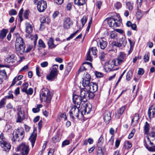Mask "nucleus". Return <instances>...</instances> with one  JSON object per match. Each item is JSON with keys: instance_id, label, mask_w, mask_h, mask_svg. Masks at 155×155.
<instances>
[{"instance_id": "nucleus-1", "label": "nucleus", "mask_w": 155, "mask_h": 155, "mask_svg": "<svg viewBox=\"0 0 155 155\" xmlns=\"http://www.w3.org/2000/svg\"><path fill=\"white\" fill-rule=\"evenodd\" d=\"M144 145L149 151H155V134H150L147 137V140H144Z\"/></svg>"}, {"instance_id": "nucleus-2", "label": "nucleus", "mask_w": 155, "mask_h": 155, "mask_svg": "<svg viewBox=\"0 0 155 155\" xmlns=\"http://www.w3.org/2000/svg\"><path fill=\"white\" fill-rule=\"evenodd\" d=\"M40 96L41 101L50 103L52 97V94L48 89L43 88L40 91Z\"/></svg>"}, {"instance_id": "nucleus-3", "label": "nucleus", "mask_w": 155, "mask_h": 155, "mask_svg": "<svg viewBox=\"0 0 155 155\" xmlns=\"http://www.w3.org/2000/svg\"><path fill=\"white\" fill-rule=\"evenodd\" d=\"M25 135V132L23 129L19 127L15 130L12 134V140L13 141H19L21 140Z\"/></svg>"}, {"instance_id": "nucleus-4", "label": "nucleus", "mask_w": 155, "mask_h": 155, "mask_svg": "<svg viewBox=\"0 0 155 155\" xmlns=\"http://www.w3.org/2000/svg\"><path fill=\"white\" fill-rule=\"evenodd\" d=\"M80 107L73 106L69 111L70 117L74 120L75 117H76L79 119H82L83 117V112H81L80 113L79 108Z\"/></svg>"}, {"instance_id": "nucleus-5", "label": "nucleus", "mask_w": 155, "mask_h": 155, "mask_svg": "<svg viewBox=\"0 0 155 155\" xmlns=\"http://www.w3.org/2000/svg\"><path fill=\"white\" fill-rule=\"evenodd\" d=\"M17 38L16 40L15 47L16 50L22 54L25 52V46L22 38L18 34L16 35Z\"/></svg>"}, {"instance_id": "nucleus-6", "label": "nucleus", "mask_w": 155, "mask_h": 155, "mask_svg": "<svg viewBox=\"0 0 155 155\" xmlns=\"http://www.w3.org/2000/svg\"><path fill=\"white\" fill-rule=\"evenodd\" d=\"M29 150V147L25 143H22L17 148V151H20L21 155H27Z\"/></svg>"}, {"instance_id": "nucleus-7", "label": "nucleus", "mask_w": 155, "mask_h": 155, "mask_svg": "<svg viewBox=\"0 0 155 155\" xmlns=\"http://www.w3.org/2000/svg\"><path fill=\"white\" fill-rule=\"evenodd\" d=\"M58 69V65H54L53 66V68L50 74L47 76V79L49 80H51L54 78L57 75Z\"/></svg>"}, {"instance_id": "nucleus-8", "label": "nucleus", "mask_w": 155, "mask_h": 155, "mask_svg": "<svg viewBox=\"0 0 155 155\" xmlns=\"http://www.w3.org/2000/svg\"><path fill=\"white\" fill-rule=\"evenodd\" d=\"M18 118L16 121L17 122H21L25 118V114L22 106H20L18 108Z\"/></svg>"}, {"instance_id": "nucleus-9", "label": "nucleus", "mask_w": 155, "mask_h": 155, "mask_svg": "<svg viewBox=\"0 0 155 155\" xmlns=\"http://www.w3.org/2000/svg\"><path fill=\"white\" fill-rule=\"evenodd\" d=\"M36 1L38 2L37 8L38 12H44L47 8L46 2L44 0Z\"/></svg>"}, {"instance_id": "nucleus-10", "label": "nucleus", "mask_w": 155, "mask_h": 155, "mask_svg": "<svg viewBox=\"0 0 155 155\" xmlns=\"http://www.w3.org/2000/svg\"><path fill=\"white\" fill-rule=\"evenodd\" d=\"M118 65V64H117L116 60L113 59L109 61L107 64L106 65V68H107L109 71L116 70L118 69L116 67Z\"/></svg>"}, {"instance_id": "nucleus-11", "label": "nucleus", "mask_w": 155, "mask_h": 155, "mask_svg": "<svg viewBox=\"0 0 155 155\" xmlns=\"http://www.w3.org/2000/svg\"><path fill=\"white\" fill-rule=\"evenodd\" d=\"M117 64L120 65L124 62L126 59V54L124 52H120L117 57L115 59Z\"/></svg>"}, {"instance_id": "nucleus-12", "label": "nucleus", "mask_w": 155, "mask_h": 155, "mask_svg": "<svg viewBox=\"0 0 155 155\" xmlns=\"http://www.w3.org/2000/svg\"><path fill=\"white\" fill-rule=\"evenodd\" d=\"M91 77L90 75L89 74H87L84 76L82 81L81 84L83 87H86V89L87 88V87L89 86L90 84V82Z\"/></svg>"}, {"instance_id": "nucleus-13", "label": "nucleus", "mask_w": 155, "mask_h": 155, "mask_svg": "<svg viewBox=\"0 0 155 155\" xmlns=\"http://www.w3.org/2000/svg\"><path fill=\"white\" fill-rule=\"evenodd\" d=\"M73 25V22L71 18L68 17L65 18L63 20V28L66 29H69Z\"/></svg>"}, {"instance_id": "nucleus-14", "label": "nucleus", "mask_w": 155, "mask_h": 155, "mask_svg": "<svg viewBox=\"0 0 155 155\" xmlns=\"http://www.w3.org/2000/svg\"><path fill=\"white\" fill-rule=\"evenodd\" d=\"M98 46L101 49H104L107 45V43L104 38H99L96 40Z\"/></svg>"}, {"instance_id": "nucleus-15", "label": "nucleus", "mask_w": 155, "mask_h": 155, "mask_svg": "<svg viewBox=\"0 0 155 155\" xmlns=\"http://www.w3.org/2000/svg\"><path fill=\"white\" fill-rule=\"evenodd\" d=\"M105 21H107V24L110 27H116L119 26L118 24L116 21H117V19L110 18L106 19L105 20Z\"/></svg>"}, {"instance_id": "nucleus-16", "label": "nucleus", "mask_w": 155, "mask_h": 155, "mask_svg": "<svg viewBox=\"0 0 155 155\" xmlns=\"http://www.w3.org/2000/svg\"><path fill=\"white\" fill-rule=\"evenodd\" d=\"M83 100L80 97L75 95L73 96V100L74 103L77 106L80 107V104Z\"/></svg>"}, {"instance_id": "nucleus-17", "label": "nucleus", "mask_w": 155, "mask_h": 155, "mask_svg": "<svg viewBox=\"0 0 155 155\" xmlns=\"http://www.w3.org/2000/svg\"><path fill=\"white\" fill-rule=\"evenodd\" d=\"M143 0H137V11L136 13V16L137 19H140L143 16V15L141 11L139 9L141 6V3Z\"/></svg>"}, {"instance_id": "nucleus-18", "label": "nucleus", "mask_w": 155, "mask_h": 155, "mask_svg": "<svg viewBox=\"0 0 155 155\" xmlns=\"http://www.w3.org/2000/svg\"><path fill=\"white\" fill-rule=\"evenodd\" d=\"M97 90V86L96 84L91 82L89 86L87 87V90L93 92H96Z\"/></svg>"}, {"instance_id": "nucleus-19", "label": "nucleus", "mask_w": 155, "mask_h": 155, "mask_svg": "<svg viewBox=\"0 0 155 155\" xmlns=\"http://www.w3.org/2000/svg\"><path fill=\"white\" fill-rule=\"evenodd\" d=\"M17 57L14 54H10L8 55V56L6 58V61L9 63H12L16 61Z\"/></svg>"}, {"instance_id": "nucleus-20", "label": "nucleus", "mask_w": 155, "mask_h": 155, "mask_svg": "<svg viewBox=\"0 0 155 155\" xmlns=\"http://www.w3.org/2000/svg\"><path fill=\"white\" fill-rule=\"evenodd\" d=\"M148 114L150 119L153 118L155 115V105L151 106L149 109Z\"/></svg>"}, {"instance_id": "nucleus-21", "label": "nucleus", "mask_w": 155, "mask_h": 155, "mask_svg": "<svg viewBox=\"0 0 155 155\" xmlns=\"http://www.w3.org/2000/svg\"><path fill=\"white\" fill-rule=\"evenodd\" d=\"M103 118L106 124L109 123L111 119V114L110 112L108 111H106L103 115Z\"/></svg>"}, {"instance_id": "nucleus-22", "label": "nucleus", "mask_w": 155, "mask_h": 155, "mask_svg": "<svg viewBox=\"0 0 155 155\" xmlns=\"http://www.w3.org/2000/svg\"><path fill=\"white\" fill-rule=\"evenodd\" d=\"M55 44L54 43V40L52 37L50 38L48 41V47L50 49H53L56 48V46L58 44Z\"/></svg>"}, {"instance_id": "nucleus-23", "label": "nucleus", "mask_w": 155, "mask_h": 155, "mask_svg": "<svg viewBox=\"0 0 155 155\" xmlns=\"http://www.w3.org/2000/svg\"><path fill=\"white\" fill-rule=\"evenodd\" d=\"M37 135V134L35 132V131L34 130L29 138V140L31 143L32 147H33L34 146L35 141L36 140Z\"/></svg>"}, {"instance_id": "nucleus-24", "label": "nucleus", "mask_w": 155, "mask_h": 155, "mask_svg": "<svg viewBox=\"0 0 155 155\" xmlns=\"http://www.w3.org/2000/svg\"><path fill=\"white\" fill-rule=\"evenodd\" d=\"M88 91L84 89H82L80 91V97L83 100V101H86L87 100Z\"/></svg>"}, {"instance_id": "nucleus-25", "label": "nucleus", "mask_w": 155, "mask_h": 155, "mask_svg": "<svg viewBox=\"0 0 155 155\" xmlns=\"http://www.w3.org/2000/svg\"><path fill=\"white\" fill-rule=\"evenodd\" d=\"M73 65V63L71 62L67 64L64 72V75L65 76H66L69 74L71 70Z\"/></svg>"}, {"instance_id": "nucleus-26", "label": "nucleus", "mask_w": 155, "mask_h": 155, "mask_svg": "<svg viewBox=\"0 0 155 155\" xmlns=\"http://www.w3.org/2000/svg\"><path fill=\"white\" fill-rule=\"evenodd\" d=\"M8 32V29L5 28L2 29L0 31V39L2 40L5 37Z\"/></svg>"}, {"instance_id": "nucleus-27", "label": "nucleus", "mask_w": 155, "mask_h": 155, "mask_svg": "<svg viewBox=\"0 0 155 155\" xmlns=\"http://www.w3.org/2000/svg\"><path fill=\"white\" fill-rule=\"evenodd\" d=\"M91 110V106L85 104V106L83 110L81 111V112H83V115H84V114L85 115L90 113Z\"/></svg>"}, {"instance_id": "nucleus-28", "label": "nucleus", "mask_w": 155, "mask_h": 155, "mask_svg": "<svg viewBox=\"0 0 155 155\" xmlns=\"http://www.w3.org/2000/svg\"><path fill=\"white\" fill-rule=\"evenodd\" d=\"M139 118V114L137 113L135 114L134 115V116L132 120L131 124L134 126H135L138 123Z\"/></svg>"}, {"instance_id": "nucleus-29", "label": "nucleus", "mask_w": 155, "mask_h": 155, "mask_svg": "<svg viewBox=\"0 0 155 155\" xmlns=\"http://www.w3.org/2000/svg\"><path fill=\"white\" fill-rule=\"evenodd\" d=\"M101 146H98L97 155H104V153L106 151L105 146L101 147Z\"/></svg>"}, {"instance_id": "nucleus-30", "label": "nucleus", "mask_w": 155, "mask_h": 155, "mask_svg": "<svg viewBox=\"0 0 155 155\" xmlns=\"http://www.w3.org/2000/svg\"><path fill=\"white\" fill-rule=\"evenodd\" d=\"M26 31L28 34H30L32 31V27L29 23L26 22L25 24Z\"/></svg>"}, {"instance_id": "nucleus-31", "label": "nucleus", "mask_w": 155, "mask_h": 155, "mask_svg": "<svg viewBox=\"0 0 155 155\" xmlns=\"http://www.w3.org/2000/svg\"><path fill=\"white\" fill-rule=\"evenodd\" d=\"M125 109V107L124 106H123L121 107L118 111L117 114H116L115 116V118H119L120 116L124 112Z\"/></svg>"}, {"instance_id": "nucleus-32", "label": "nucleus", "mask_w": 155, "mask_h": 155, "mask_svg": "<svg viewBox=\"0 0 155 155\" xmlns=\"http://www.w3.org/2000/svg\"><path fill=\"white\" fill-rule=\"evenodd\" d=\"M119 41L122 45V48L125 47L127 43V41L125 36H123L120 39Z\"/></svg>"}, {"instance_id": "nucleus-33", "label": "nucleus", "mask_w": 155, "mask_h": 155, "mask_svg": "<svg viewBox=\"0 0 155 155\" xmlns=\"http://www.w3.org/2000/svg\"><path fill=\"white\" fill-rule=\"evenodd\" d=\"M2 147L3 148L5 151H6L7 150H9L11 148V145L9 143L7 142H5L1 145Z\"/></svg>"}, {"instance_id": "nucleus-34", "label": "nucleus", "mask_w": 155, "mask_h": 155, "mask_svg": "<svg viewBox=\"0 0 155 155\" xmlns=\"http://www.w3.org/2000/svg\"><path fill=\"white\" fill-rule=\"evenodd\" d=\"M126 25L128 27H131V28L134 30H136V25L134 24H132L130 21H127Z\"/></svg>"}, {"instance_id": "nucleus-35", "label": "nucleus", "mask_w": 155, "mask_h": 155, "mask_svg": "<svg viewBox=\"0 0 155 155\" xmlns=\"http://www.w3.org/2000/svg\"><path fill=\"white\" fill-rule=\"evenodd\" d=\"M74 4L78 6L83 5L85 3V0H74Z\"/></svg>"}, {"instance_id": "nucleus-36", "label": "nucleus", "mask_w": 155, "mask_h": 155, "mask_svg": "<svg viewBox=\"0 0 155 155\" xmlns=\"http://www.w3.org/2000/svg\"><path fill=\"white\" fill-rule=\"evenodd\" d=\"M118 34L115 31L111 32L110 34V37L111 39H117Z\"/></svg>"}, {"instance_id": "nucleus-37", "label": "nucleus", "mask_w": 155, "mask_h": 155, "mask_svg": "<svg viewBox=\"0 0 155 155\" xmlns=\"http://www.w3.org/2000/svg\"><path fill=\"white\" fill-rule=\"evenodd\" d=\"M133 72L131 71H129L127 74L126 79L127 81H130L132 77Z\"/></svg>"}, {"instance_id": "nucleus-38", "label": "nucleus", "mask_w": 155, "mask_h": 155, "mask_svg": "<svg viewBox=\"0 0 155 155\" xmlns=\"http://www.w3.org/2000/svg\"><path fill=\"white\" fill-rule=\"evenodd\" d=\"M145 133L147 134L149 132L150 129L149 124L147 122H146L144 126Z\"/></svg>"}, {"instance_id": "nucleus-39", "label": "nucleus", "mask_w": 155, "mask_h": 155, "mask_svg": "<svg viewBox=\"0 0 155 155\" xmlns=\"http://www.w3.org/2000/svg\"><path fill=\"white\" fill-rule=\"evenodd\" d=\"M124 145L126 149H128L132 147L131 143L128 141H126L124 143Z\"/></svg>"}, {"instance_id": "nucleus-40", "label": "nucleus", "mask_w": 155, "mask_h": 155, "mask_svg": "<svg viewBox=\"0 0 155 155\" xmlns=\"http://www.w3.org/2000/svg\"><path fill=\"white\" fill-rule=\"evenodd\" d=\"M88 51H90V53L91 51L93 55L95 56H96L97 53V48L96 47H93L91 48L90 49H89Z\"/></svg>"}, {"instance_id": "nucleus-41", "label": "nucleus", "mask_w": 155, "mask_h": 155, "mask_svg": "<svg viewBox=\"0 0 155 155\" xmlns=\"http://www.w3.org/2000/svg\"><path fill=\"white\" fill-rule=\"evenodd\" d=\"M6 142V139L4 137V135L2 133L0 135V144L2 145Z\"/></svg>"}, {"instance_id": "nucleus-42", "label": "nucleus", "mask_w": 155, "mask_h": 155, "mask_svg": "<svg viewBox=\"0 0 155 155\" xmlns=\"http://www.w3.org/2000/svg\"><path fill=\"white\" fill-rule=\"evenodd\" d=\"M107 55V54L104 52H101L99 57V58L101 61H104L105 60V58Z\"/></svg>"}, {"instance_id": "nucleus-43", "label": "nucleus", "mask_w": 155, "mask_h": 155, "mask_svg": "<svg viewBox=\"0 0 155 155\" xmlns=\"http://www.w3.org/2000/svg\"><path fill=\"white\" fill-rule=\"evenodd\" d=\"M104 141V138L102 135H101L99 138L97 144V146H101L103 144Z\"/></svg>"}, {"instance_id": "nucleus-44", "label": "nucleus", "mask_w": 155, "mask_h": 155, "mask_svg": "<svg viewBox=\"0 0 155 155\" xmlns=\"http://www.w3.org/2000/svg\"><path fill=\"white\" fill-rule=\"evenodd\" d=\"M112 46H116L118 47H122V45L120 42L116 41H114L112 43Z\"/></svg>"}, {"instance_id": "nucleus-45", "label": "nucleus", "mask_w": 155, "mask_h": 155, "mask_svg": "<svg viewBox=\"0 0 155 155\" xmlns=\"http://www.w3.org/2000/svg\"><path fill=\"white\" fill-rule=\"evenodd\" d=\"M0 76L5 78H6L7 74L6 71L4 70L0 71Z\"/></svg>"}, {"instance_id": "nucleus-46", "label": "nucleus", "mask_w": 155, "mask_h": 155, "mask_svg": "<svg viewBox=\"0 0 155 155\" xmlns=\"http://www.w3.org/2000/svg\"><path fill=\"white\" fill-rule=\"evenodd\" d=\"M28 83H24L22 86V91L24 92H27V88L28 87Z\"/></svg>"}, {"instance_id": "nucleus-47", "label": "nucleus", "mask_w": 155, "mask_h": 155, "mask_svg": "<svg viewBox=\"0 0 155 155\" xmlns=\"http://www.w3.org/2000/svg\"><path fill=\"white\" fill-rule=\"evenodd\" d=\"M126 5L127 8L130 11H132L133 9V4L131 3L130 2H127L126 3Z\"/></svg>"}, {"instance_id": "nucleus-48", "label": "nucleus", "mask_w": 155, "mask_h": 155, "mask_svg": "<svg viewBox=\"0 0 155 155\" xmlns=\"http://www.w3.org/2000/svg\"><path fill=\"white\" fill-rule=\"evenodd\" d=\"M6 103L5 98H4L0 101V109L4 107Z\"/></svg>"}, {"instance_id": "nucleus-49", "label": "nucleus", "mask_w": 155, "mask_h": 155, "mask_svg": "<svg viewBox=\"0 0 155 155\" xmlns=\"http://www.w3.org/2000/svg\"><path fill=\"white\" fill-rule=\"evenodd\" d=\"M94 92L90 91L89 92L88 91V95H87V99L90 98H94V95L93 93Z\"/></svg>"}, {"instance_id": "nucleus-50", "label": "nucleus", "mask_w": 155, "mask_h": 155, "mask_svg": "<svg viewBox=\"0 0 155 155\" xmlns=\"http://www.w3.org/2000/svg\"><path fill=\"white\" fill-rule=\"evenodd\" d=\"M149 54L147 53L144 55L143 59L145 62H147L148 61L149 59Z\"/></svg>"}, {"instance_id": "nucleus-51", "label": "nucleus", "mask_w": 155, "mask_h": 155, "mask_svg": "<svg viewBox=\"0 0 155 155\" xmlns=\"http://www.w3.org/2000/svg\"><path fill=\"white\" fill-rule=\"evenodd\" d=\"M86 60L90 61H92V58L91 55L90 51H88L87 53Z\"/></svg>"}, {"instance_id": "nucleus-52", "label": "nucleus", "mask_w": 155, "mask_h": 155, "mask_svg": "<svg viewBox=\"0 0 155 155\" xmlns=\"http://www.w3.org/2000/svg\"><path fill=\"white\" fill-rule=\"evenodd\" d=\"M87 18L85 16H84L81 19V21L83 26H84L87 20Z\"/></svg>"}, {"instance_id": "nucleus-53", "label": "nucleus", "mask_w": 155, "mask_h": 155, "mask_svg": "<svg viewBox=\"0 0 155 155\" xmlns=\"http://www.w3.org/2000/svg\"><path fill=\"white\" fill-rule=\"evenodd\" d=\"M114 7L118 9L121 7L122 4L120 2H117L114 4Z\"/></svg>"}, {"instance_id": "nucleus-54", "label": "nucleus", "mask_w": 155, "mask_h": 155, "mask_svg": "<svg viewBox=\"0 0 155 155\" xmlns=\"http://www.w3.org/2000/svg\"><path fill=\"white\" fill-rule=\"evenodd\" d=\"M39 45L40 47L45 48L46 47L43 41L41 40H39L38 41Z\"/></svg>"}, {"instance_id": "nucleus-55", "label": "nucleus", "mask_w": 155, "mask_h": 155, "mask_svg": "<svg viewBox=\"0 0 155 155\" xmlns=\"http://www.w3.org/2000/svg\"><path fill=\"white\" fill-rule=\"evenodd\" d=\"M52 140L54 143L58 142L59 140V137L58 135H56L52 138Z\"/></svg>"}, {"instance_id": "nucleus-56", "label": "nucleus", "mask_w": 155, "mask_h": 155, "mask_svg": "<svg viewBox=\"0 0 155 155\" xmlns=\"http://www.w3.org/2000/svg\"><path fill=\"white\" fill-rule=\"evenodd\" d=\"M78 31L79 30H77L75 32L72 34L69 37L67 38V41H68L70 40L71 39H72L78 32Z\"/></svg>"}, {"instance_id": "nucleus-57", "label": "nucleus", "mask_w": 155, "mask_h": 155, "mask_svg": "<svg viewBox=\"0 0 155 155\" xmlns=\"http://www.w3.org/2000/svg\"><path fill=\"white\" fill-rule=\"evenodd\" d=\"M70 143V141L69 140H66L64 141L62 144V147H63L65 146L68 145Z\"/></svg>"}, {"instance_id": "nucleus-58", "label": "nucleus", "mask_w": 155, "mask_h": 155, "mask_svg": "<svg viewBox=\"0 0 155 155\" xmlns=\"http://www.w3.org/2000/svg\"><path fill=\"white\" fill-rule=\"evenodd\" d=\"M5 98L7 99H13V95L12 94V91H9L8 93V95L6 96L5 97Z\"/></svg>"}, {"instance_id": "nucleus-59", "label": "nucleus", "mask_w": 155, "mask_h": 155, "mask_svg": "<svg viewBox=\"0 0 155 155\" xmlns=\"http://www.w3.org/2000/svg\"><path fill=\"white\" fill-rule=\"evenodd\" d=\"M9 13L10 15H15L17 14V12L15 9H12L9 11Z\"/></svg>"}, {"instance_id": "nucleus-60", "label": "nucleus", "mask_w": 155, "mask_h": 155, "mask_svg": "<svg viewBox=\"0 0 155 155\" xmlns=\"http://www.w3.org/2000/svg\"><path fill=\"white\" fill-rule=\"evenodd\" d=\"M135 132V129H133L132 130V131L131 132V133L130 134H129V135L128 136V138L129 139H130L133 137Z\"/></svg>"}, {"instance_id": "nucleus-61", "label": "nucleus", "mask_w": 155, "mask_h": 155, "mask_svg": "<svg viewBox=\"0 0 155 155\" xmlns=\"http://www.w3.org/2000/svg\"><path fill=\"white\" fill-rule=\"evenodd\" d=\"M114 142V138L112 136L109 140V142L108 143V144L110 146H112Z\"/></svg>"}, {"instance_id": "nucleus-62", "label": "nucleus", "mask_w": 155, "mask_h": 155, "mask_svg": "<svg viewBox=\"0 0 155 155\" xmlns=\"http://www.w3.org/2000/svg\"><path fill=\"white\" fill-rule=\"evenodd\" d=\"M40 65L41 67L45 68L48 66V63L47 61H44L41 63Z\"/></svg>"}, {"instance_id": "nucleus-63", "label": "nucleus", "mask_w": 155, "mask_h": 155, "mask_svg": "<svg viewBox=\"0 0 155 155\" xmlns=\"http://www.w3.org/2000/svg\"><path fill=\"white\" fill-rule=\"evenodd\" d=\"M33 46L31 45H28L26 50L25 51V52L28 53L32 49Z\"/></svg>"}, {"instance_id": "nucleus-64", "label": "nucleus", "mask_w": 155, "mask_h": 155, "mask_svg": "<svg viewBox=\"0 0 155 155\" xmlns=\"http://www.w3.org/2000/svg\"><path fill=\"white\" fill-rule=\"evenodd\" d=\"M59 116L61 118H63L64 119V120H67V117L65 113H64L63 114H60Z\"/></svg>"}]
</instances>
